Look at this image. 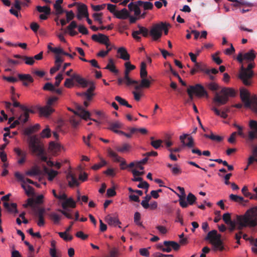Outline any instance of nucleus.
Returning a JSON list of instances; mask_svg holds the SVG:
<instances>
[{
  "label": "nucleus",
  "mask_w": 257,
  "mask_h": 257,
  "mask_svg": "<svg viewBox=\"0 0 257 257\" xmlns=\"http://www.w3.org/2000/svg\"><path fill=\"white\" fill-rule=\"evenodd\" d=\"M227 225L231 232L235 229L241 230L247 226L255 227L257 225V206L250 208L243 215L237 216L236 221H233Z\"/></svg>",
  "instance_id": "nucleus-1"
},
{
  "label": "nucleus",
  "mask_w": 257,
  "mask_h": 257,
  "mask_svg": "<svg viewBox=\"0 0 257 257\" xmlns=\"http://www.w3.org/2000/svg\"><path fill=\"white\" fill-rule=\"evenodd\" d=\"M240 97L244 107L249 108L253 111H257V96H250L249 92L245 88L240 90Z\"/></svg>",
  "instance_id": "nucleus-2"
},
{
  "label": "nucleus",
  "mask_w": 257,
  "mask_h": 257,
  "mask_svg": "<svg viewBox=\"0 0 257 257\" xmlns=\"http://www.w3.org/2000/svg\"><path fill=\"white\" fill-rule=\"evenodd\" d=\"M254 67V64L250 63L247 68L244 67L243 65L240 68L238 77L245 86H250L252 84L254 73L251 69Z\"/></svg>",
  "instance_id": "nucleus-3"
},
{
  "label": "nucleus",
  "mask_w": 257,
  "mask_h": 257,
  "mask_svg": "<svg viewBox=\"0 0 257 257\" xmlns=\"http://www.w3.org/2000/svg\"><path fill=\"white\" fill-rule=\"evenodd\" d=\"M235 95V91L230 88H224L220 93H216L213 101L217 105L220 106L226 104L228 101V97H233Z\"/></svg>",
  "instance_id": "nucleus-4"
},
{
  "label": "nucleus",
  "mask_w": 257,
  "mask_h": 257,
  "mask_svg": "<svg viewBox=\"0 0 257 257\" xmlns=\"http://www.w3.org/2000/svg\"><path fill=\"white\" fill-rule=\"evenodd\" d=\"M75 114L77 116H73L70 118V123L74 128H76L81 121V118L87 120L90 115V113L88 111L85 110L82 106H79Z\"/></svg>",
  "instance_id": "nucleus-5"
},
{
  "label": "nucleus",
  "mask_w": 257,
  "mask_h": 257,
  "mask_svg": "<svg viewBox=\"0 0 257 257\" xmlns=\"http://www.w3.org/2000/svg\"><path fill=\"white\" fill-rule=\"evenodd\" d=\"M205 239L210 241L214 246L215 250H222L224 249L221 240V235L217 233V230H212L209 231L206 236Z\"/></svg>",
  "instance_id": "nucleus-6"
},
{
  "label": "nucleus",
  "mask_w": 257,
  "mask_h": 257,
  "mask_svg": "<svg viewBox=\"0 0 257 257\" xmlns=\"http://www.w3.org/2000/svg\"><path fill=\"white\" fill-rule=\"evenodd\" d=\"M58 100V97L56 96L50 97L47 100V105L39 109L40 114L46 117L51 115L55 111L53 107L55 106Z\"/></svg>",
  "instance_id": "nucleus-7"
},
{
  "label": "nucleus",
  "mask_w": 257,
  "mask_h": 257,
  "mask_svg": "<svg viewBox=\"0 0 257 257\" xmlns=\"http://www.w3.org/2000/svg\"><path fill=\"white\" fill-rule=\"evenodd\" d=\"M61 206L62 209H58L57 211L61 213L62 215H64L68 219H72V215L68 212L69 210L68 207L74 208L76 207V202L74 201L72 198L70 197L67 198L64 201L61 202Z\"/></svg>",
  "instance_id": "nucleus-8"
},
{
  "label": "nucleus",
  "mask_w": 257,
  "mask_h": 257,
  "mask_svg": "<svg viewBox=\"0 0 257 257\" xmlns=\"http://www.w3.org/2000/svg\"><path fill=\"white\" fill-rule=\"evenodd\" d=\"M12 100L13 101V106L14 107H19L24 111V113H22L19 116V119L23 123H26L28 120L29 113H33L34 111L25 105H21L19 102L16 101L14 96H12Z\"/></svg>",
  "instance_id": "nucleus-9"
},
{
  "label": "nucleus",
  "mask_w": 257,
  "mask_h": 257,
  "mask_svg": "<svg viewBox=\"0 0 257 257\" xmlns=\"http://www.w3.org/2000/svg\"><path fill=\"white\" fill-rule=\"evenodd\" d=\"M28 143L32 152L37 153L38 155L43 154V150L39 144V140L36 136H30L28 139Z\"/></svg>",
  "instance_id": "nucleus-10"
},
{
  "label": "nucleus",
  "mask_w": 257,
  "mask_h": 257,
  "mask_svg": "<svg viewBox=\"0 0 257 257\" xmlns=\"http://www.w3.org/2000/svg\"><path fill=\"white\" fill-rule=\"evenodd\" d=\"M163 244L164 246L162 244H159L158 248L167 252H171L172 248L174 250H178L180 246L179 243L174 241H164Z\"/></svg>",
  "instance_id": "nucleus-11"
},
{
  "label": "nucleus",
  "mask_w": 257,
  "mask_h": 257,
  "mask_svg": "<svg viewBox=\"0 0 257 257\" xmlns=\"http://www.w3.org/2000/svg\"><path fill=\"white\" fill-rule=\"evenodd\" d=\"M255 57L256 53L254 50L251 49L248 52L244 54H242L241 52L239 53L236 57V60L239 63L242 64L243 60H245L248 62L253 61Z\"/></svg>",
  "instance_id": "nucleus-12"
},
{
  "label": "nucleus",
  "mask_w": 257,
  "mask_h": 257,
  "mask_svg": "<svg viewBox=\"0 0 257 257\" xmlns=\"http://www.w3.org/2000/svg\"><path fill=\"white\" fill-rule=\"evenodd\" d=\"M189 87L191 89L192 92L198 97L203 96L208 97V93L204 87L200 84H197L195 85H190Z\"/></svg>",
  "instance_id": "nucleus-13"
},
{
  "label": "nucleus",
  "mask_w": 257,
  "mask_h": 257,
  "mask_svg": "<svg viewBox=\"0 0 257 257\" xmlns=\"http://www.w3.org/2000/svg\"><path fill=\"white\" fill-rule=\"evenodd\" d=\"M130 71L125 69L123 77H119L117 79V84L119 85H122L123 83L125 84L127 86L132 85L134 84H138V81L132 79L129 76Z\"/></svg>",
  "instance_id": "nucleus-14"
},
{
  "label": "nucleus",
  "mask_w": 257,
  "mask_h": 257,
  "mask_svg": "<svg viewBox=\"0 0 257 257\" xmlns=\"http://www.w3.org/2000/svg\"><path fill=\"white\" fill-rule=\"evenodd\" d=\"M150 34L152 36L154 41H157L160 39L162 35L161 23L153 25L150 31Z\"/></svg>",
  "instance_id": "nucleus-15"
},
{
  "label": "nucleus",
  "mask_w": 257,
  "mask_h": 257,
  "mask_svg": "<svg viewBox=\"0 0 257 257\" xmlns=\"http://www.w3.org/2000/svg\"><path fill=\"white\" fill-rule=\"evenodd\" d=\"M138 27L139 30L138 31H133L132 33V36L137 41H140L141 37L139 36V35L142 34L144 37H147L149 35V30L146 27L141 26L140 25L138 26Z\"/></svg>",
  "instance_id": "nucleus-16"
},
{
  "label": "nucleus",
  "mask_w": 257,
  "mask_h": 257,
  "mask_svg": "<svg viewBox=\"0 0 257 257\" xmlns=\"http://www.w3.org/2000/svg\"><path fill=\"white\" fill-rule=\"evenodd\" d=\"M107 153L108 155L110 157L112 158L114 161L117 162H120V169L124 170L126 169V167L123 166L126 165V161L124 159L118 156V155L116 153L112 151L110 149H108L107 150Z\"/></svg>",
  "instance_id": "nucleus-17"
},
{
  "label": "nucleus",
  "mask_w": 257,
  "mask_h": 257,
  "mask_svg": "<svg viewBox=\"0 0 257 257\" xmlns=\"http://www.w3.org/2000/svg\"><path fill=\"white\" fill-rule=\"evenodd\" d=\"M91 38L95 42L105 45L106 48L110 46L108 37L102 34L99 33L98 35L94 34L92 36Z\"/></svg>",
  "instance_id": "nucleus-18"
},
{
  "label": "nucleus",
  "mask_w": 257,
  "mask_h": 257,
  "mask_svg": "<svg viewBox=\"0 0 257 257\" xmlns=\"http://www.w3.org/2000/svg\"><path fill=\"white\" fill-rule=\"evenodd\" d=\"M45 210L43 208H38L35 211V215L38 218L37 225L40 226H43L45 224L44 214Z\"/></svg>",
  "instance_id": "nucleus-19"
},
{
  "label": "nucleus",
  "mask_w": 257,
  "mask_h": 257,
  "mask_svg": "<svg viewBox=\"0 0 257 257\" xmlns=\"http://www.w3.org/2000/svg\"><path fill=\"white\" fill-rule=\"evenodd\" d=\"M177 189L179 191L180 194H177L179 198V202L180 206L182 208H186L188 206L187 201L185 200L186 194L184 188L178 186Z\"/></svg>",
  "instance_id": "nucleus-20"
},
{
  "label": "nucleus",
  "mask_w": 257,
  "mask_h": 257,
  "mask_svg": "<svg viewBox=\"0 0 257 257\" xmlns=\"http://www.w3.org/2000/svg\"><path fill=\"white\" fill-rule=\"evenodd\" d=\"M189 136L188 134H183L182 136H180L179 139L181 141V142L182 143L184 146H186L189 148H193L194 145V142L193 138L192 137H189L187 138L188 140V142L187 143H185L184 140Z\"/></svg>",
  "instance_id": "nucleus-21"
},
{
  "label": "nucleus",
  "mask_w": 257,
  "mask_h": 257,
  "mask_svg": "<svg viewBox=\"0 0 257 257\" xmlns=\"http://www.w3.org/2000/svg\"><path fill=\"white\" fill-rule=\"evenodd\" d=\"M66 178L68 181V185L70 187H73L74 186H78L79 185V183L77 180L76 177L71 171L68 173Z\"/></svg>",
  "instance_id": "nucleus-22"
},
{
  "label": "nucleus",
  "mask_w": 257,
  "mask_h": 257,
  "mask_svg": "<svg viewBox=\"0 0 257 257\" xmlns=\"http://www.w3.org/2000/svg\"><path fill=\"white\" fill-rule=\"evenodd\" d=\"M78 27L77 23L73 21L67 27L65 33H68L70 36L73 37L78 34V32L74 30Z\"/></svg>",
  "instance_id": "nucleus-23"
},
{
  "label": "nucleus",
  "mask_w": 257,
  "mask_h": 257,
  "mask_svg": "<svg viewBox=\"0 0 257 257\" xmlns=\"http://www.w3.org/2000/svg\"><path fill=\"white\" fill-rule=\"evenodd\" d=\"M64 61V60L59 56L55 57V66L51 68L50 72L51 74H54L56 71H58L61 67V63Z\"/></svg>",
  "instance_id": "nucleus-24"
},
{
  "label": "nucleus",
  "mask_w": 257,
  "mask_h": 257,
  "mask_svg": "<svg viewBox=\"0 0 257 257\" xmlns=\"http://www.w3.org/2000/svg\"><path fill=\"white\" fill-rule=\"evenodd\" d=\"M43 171L45 174L48 175V179L50 181H52L58 174L57 171H54L52 169H49L45 166L43 168Z\"/></svg>",
  "instance_id": "nucleus-25"
},
{
  "label": "nucleus",
  "mask_w": 257,
  "mask_h": 257,
  "mask_svg": "<svg viewBox=\"0 0 257 257\" xmlns=\"http://www.w3.org/2000/svg\"><path fill=\"white\" fill-rule=\"evenodd\" d=\"M114 16L119 19L125 20L130 17V13L124 8L120 11H117Z\"/></svg>",
  "instance_id": "nucleus-26"
},
{
  "label": "nucleus",
  "mask_w": 257,
  "mask_h": 257,
  "mask_svg": "<svg viewBox=\"0 0 257 257\" xmlns=\"http://www.w3.org/2000/svg\"><path fill=\"white\" fill-rule=\"evenodd\" d=\"M105 221L109 225L114 226L121 223L117 217H112L110 215H108L105 217Z\"/></svg>",
  "instance_id": "nucleus-27"
},
{
  "label": "nucleus",
  "mask_w": 257,
  "mask_h": 257,
  "mask_svg": "<svg viewBox=\"0 0 257 257\" xmlns=\"http://www.w3.org/2000/svg\"><path fill=\"white\" fill-rule=\"evenodd\" d=\"M73 79L83 87H86L89 84L85 79L77 74H73Z\"/></svg>",
  "instance_id": "nucleus-28"
},
{
  "label": "nucleus",
  "mask_w": 257,
  "mask_h": 257,
  "mask_svg": "<svg viewBox=\"0 0 257 257\" xmlns=\"http://www.w3.org/2000/svg\"><path fill=\"white\" fill-rule=\"evenodd\" d=\"M50 219L55 224H58L62 219V215L55 212H52L48 214Z\"/></svg>",
  "instance_id": "nucleus-29"
},
{
  "label": "nucleus",
  "mask_w": 257,
  "mask_h": 257,
  "mask_svg": "<svg viewBox=\"0 0 257 257\" xmlns=\"http://www.w3.org/2000/svg\"><path fill=\"white\" fill-rule=\"evenodd\" d=\"M117 53L119 54V58L124 60H128L130 56L127 53L126 49L124 47H120L117 49Z\"/></svg>",
  "instance_id": "nucleus-30"
},
{
  "label": "nucleus",
  "mask_w": 257,
  "mask_h": 257,
  "mask_svg": "<svg viewBox=\"0 0 257 257\" xmlns=\"http://www.w3.org/2000/svg\"><path fill=\"white\" fill-rule=\"evenodd\" d=\"M132 172L134 176V178L132 179V181L135 182H141L143 180V179L140 176H143L145 174L144 171L140 172L136 169L132 170Z\"/></svg>",
  "instance_id": "nucleus-31"
},
{
  "label": "nucleus",
  "mask_w": 257,
  "mask_h": 257,
  "mask_svg": "<svg viewBox=\"0 0 257 257\" xmlns=\"http://www.w3.org/2000/svg\"><path fill=\"white\" fill-rule=\"evenodd\" d=\"M63 0H57L54 4V8L56 11V14L57 15H61L65 12L61 6V4L63 3Z\"/></svg>",
  "instance_id": "nucleus-32"
},
{
  "label": "nucleus",
  "mask_w": 257,
  "mask_h": 257,
  "mask_svg": "<svg viewBox=\"0 0 257 257\" xmlns=\"http://www.w3.org/2000/svg\"><path fill=\"white\" fill-rule=\"evenodd\" d=\"M89 84H90L89 88L87 89V92L83 93V95L86 97L87 100H90L93 95L91 92L95 89V86L93 82H89Z\"/></svg>",
  "instance_id": "nucleus-33"
},
{
  "label": "nucleus",
  "mask_w": 257,
  "mask_h": 257,
  "mask_svg": "<svg viewBox=\"0 0 257 257\" xmlns=\"http://www.w3.org/2000/svg\"><path fill=\"white\" fill-rule=\"evenodd\" d=\"M78 13L80 14H81L83 17H87L89 16L88 13L87 7L85 4H80L78 6Z\"/></svg>",
  "instance_id": "nucleus-34"
},
{
  "label": "nucleus",
  "mask_w": 257,
  "mask_h": 257,
  "mask_svg": "<svg viewBox=\"0 0 257 257\" xmlns=\"http://www.w3.org/2000/svg\"><path fill=\"white\" fill-rule=\"evenodd\" d=\"M109 127L108 129L115 133V131H117L118 128L122 127V124L118 121L114 122H110L108 123Z\"/></svg>",
  "instance_id": "nucleus-35"
},
{
  "label": "nucleus",
  "mask_w": 257,
  "mask_h": 257,
  "mask_svg": "<svg viewBox=\"0 0 257 257\" xmlns=\"http://www.w3.org/2000/svg\"><path fill=\"white\" fill-rule=\"evenodd\" d=\"M105 69L109 70L110 71L114 73V74H117L118 73V70L116 69V67L114 64L113 60L111 58L109 59L108 63L105 67Z\"/></svg>",
  "instance_id": "nucleus-36"
},
{
  "label": "nucleus",
  "mask_w": 257,
  "mask_h": 257,
  "mask_svg": "<svg viewBox=\"0 0 257 257\" xmlns=\"http://www.w3.org/2000/svg\"><path fill=\"white\" fill-rule=\"evenodd\" d=\"M26 175L29 176H38L41 175V171L37 167H33L26 172Z\"/></svg>",
  "instance_id": "nucleus-37"
},
{
  "label": "nucleus",
  "mask_w": 257,
  "mask_h": 257,
  "mask_svg": "<svg viewBox=\"0 0 257 257\" xmlns=\"http://www.w3.org/2000/svg\"><path fill=\"white\" fill-rule=\"evenodd\" d=\"M150 139L151 140L150 144L155 149H158L160 147L162 146V144L163 143L162 140H155L154 138L153 137H151Z\"/></svg>",
  "instance_id": "nucleus-38"
},
{
  "label": "nucleus",
  "mask_w": 257,
  "mask_h": 257,
  "mask_svg": "<svg viewBox=\"0 0 257 257\" xmlns=\"http://www.w3.org/2000/svg\"><path fill=\"white\" fill-rule=\"evenodd\" d=\"M36 10L39 13H43L46 15H50L51 14V9L49 7L45 6L43 7L41 6H37Z\"/></svg>",
  "instance_id": "nucleus-39"
},
{
  "label": "nucleus",
  "mask_w": 257,
  "mask_h": 257,
  "mask_svg": "<svg viewBox=\"0 0 257 257\" xmlns=\"http://www.w3.org/2000/svg\"><path fill=\"white\" fill-rule=\"evenodd\" d=\"M131 146L128 144H123L121 146L116 147V150L117 152L120 153L127 152L130 151Z\"/></svg>",
  "instance_id": "nucleus-40"
},
{
  "label": "nucleus",
  "mask_w": 257,
  "mask_h": 257,
  "mask_svg": "<svg viewBox=\"0 0 257 257\" xmlns=\"http://www.w3.org/2000/svg\"><path fill=\"white\" fill-rule=\"evenodd\" d=\"M18 77L21 80L28 81L30 83H32L34 81V79L30 74H20L18 75Z\"/></svg>",
  "instance_id": "nucleus-41"
},
{
  "label": "nucleus",
  "mask_w": 257,
  "mask_h": 257,
  "mask_svg": "<svg viewBox=\"0 0 257 257\" xmlns=\"http://www.w3.org/2000/svg\"><path fill=\"white\" fill-rule=\"evenodd\" d=\"M195 67L196 68L197 71H200L204 72L207 75L210 74V69L205 68V66L200 63L196 62V64H195Z\"/></svg>",
  "instance_id": "nucleus-42"
},
{
  "label": "nucleus",
  "mask_w": 257,
  "mask_h": 257,
  "mask_svg": "<svg viewBox=\"0 0 257 257\" xmlns=\"http://www.w3.org/2000/svg\"><path fill=\"white\" fill-rule=\"evenodd\" d=\"M204 137L212 141H215L218 142H221L223 140V138L221 137L216 136L214 135L212 132H211L210 135L204 134Z\"/></svg>",
  "instance_id": "nucleus-43"
},
{
  "label": "nucleus",
  "mask_w": 257,
  "mask_h": 257,
  "mask_svg": "<svg viewBox=\"0 0 257 257\" xmlns=\"http://www.w3.org/2000/svg\"><path fill=\"white\" fill-rule=\"evenodd\" d=\"M146 67L147 65L145 62H143L141 63L140 70V76L141 78H145L147 76L148 72L146 70Z\"/></svg>",
  "instance_id": "nucleus-44"
},
{
  "label": "nucleus",
  "mask_w": 257,
  "mask_h": 257,
  "mask_svg": "<svg viewBox=\"0 0 257 257\" xmlns=\"http://www.w3.org/2000/svg\"><path fill=\"white\" fill-rule=\"evenodd\" d=\"M186 199L188 205L189 204L192 205L195 203L197 198L192 193H189L187 196Z\"/></svg>",
  "instance_id": "nucleus-45"
},
{
  "label": "nucleus",
  "mask_w": 257,
  "mask_h": 257,
  "mask_svg": "<svg viewBox=\"0 0 257 257\" xmlns=\"http://www.w3.org/2000/svg\"><path fill=\"white\" fill-rule=\"evenodd\" d=\"M102 16L103 14L102 13H94L92 15V17L94 19V20L96 22H97L99 24L102 25L103 24L102 21Z\"/></svg>",
  "instance_id": "nucleus-46"
},
{
  "label": "nucleus",
  "mask_w": 257,
  "mask_h": 257,
  "mask_svg": "<svg viewBox=\"0 0 257 257\" xmlns=\"http://www.w3.org/2000/svg\"><path fill=\"white\" fill-rule=\"evenodd\" d=\"M151 199V196L149 195H147L145 197L144 199L142 200L141 202V205L145 209H148L150 205L149 204V201Z\"/></svg>",
  "instance_id": "nucleus-47"
},
{
  "label": "nucleus",
  "mask_w": 257,
  "mask_h": 257,
  "mask_svg": "<svg viewBox=\"0 0 257 257\" xmlns=\"http://www.w3.org/2000/svg\"><path fill=\"white\" fill-rule=\"evenodd\" d=\"M229 199L236 202L242 203L244 201V199L242 197L232 194L229 195Z\"/></svg>",
  "instance_id": "nucleus-48"
},
{
  "label": "nucleus",
  "mask_w": 257,
  "mask_h": 257,
  "mask_svg": "<svg viewBox=\"0 0 257 257\" xmlns=\"http://www.w3.org/2000/svg\"><path fill=\"white\" fill-rule=\"evenodd\" d=\"M141 214L136 212L134 214V222L135 223L139 226L144 227L142 222H141Z\"/></svg>",
  "instance_id": "nucleus-49"
},
{
  "label": "nucleus",
  "mask_w": 257,
  "mask_h": 257,
  "mask_svg": "<svg viewBox=\"0 0 257 257\" xmlns=\"http://www.w3.org/2000/svg\"><path fill=\"white\" fill-rule=\"evenodd\" d=\"M67 231L65 232H60L58 233L60 237L62 238L65 241H70L73 238L72 236L68 235L67 234Z\"/></svg>",
  "instance_id": "nucleus-50"
},
{
  "label": "nucleus",
  "mask_w": 257,
  "mask_h": 257,
  "mask_svg": "<svg viewBox=\"0 0 257 257\" xmlns=\"http://www.w3.org/2000/svg\"><path fill=\"white\" fill-rule=\"evenodd\" d=\"M60 145L54 142H51L49 144V149L53 152H57L60 150Z\"/></svg>",
  "instance_id": "nucleus-51"
},
{
  "label": "nucleus",
  "mask_w": 257,
  "mask_h": 257,
  "mask_svg": "<svg viewBox=\"0 0 257 257\" xmlns=\"http://www.w3.org/2000/svg\"><path fill=\"white\" fill-rule=\"evenodd\" d=\"M55 86L51 83H46L43 87V90L53 92L55 90Z\"/></svg>",
  "instance_id": "nucleus-52"
},
{
  "label": "nucleus",
  "mask_w": 257,
  "mask_h": 257,
  "mask_svg": "<svg viewBox=\"0 0 257 257\" xmlns=\"http://www.w3.org/2000/svg\"><path fill=\"white\" fill-rule=\"evenodd\" d=\"M128 9L130 11L134 12V15L137 17L139 16L141 14L140 8L137 5H133L131 7V8H128Z\"/></svg>",
  "instance_id": "nucleus-53"
},
{
  "label": "nucleus",
  "mask_w": 257,
  "mask_h": 257,
  "mask_svg": "<svg viewBox=\"0 0 257 257\" xmlns=\"http://www.w3.org/2000/svg\"><path fill=\"white\" fill-rule=\"evenodd\" d=\"M151 85V81L148 79L145 78H142L141 81V86L143 88H149Z\"/></svg>",
  "instance_id": "nucleus-54"
},
{
  "label": "nucleus",
  "mask_w": 257,
  "mask_h": 257,
  "mask_svg": "<svg viewBox=\"0 0 257 257\" xmlns=\"http://www.w3.org/2000/svg\"><path fill=\"white\" fill-rule=\"evenodd\" d=\"M51 136L50 129L47 127L46 128L43 130L41 133V137L43 138H49Z\"/></svg>",
  "instance_id": "nucleus-55"
},
{
  "label": "nucleus",
  "mask_w": 257,
  "mask_h": 257,
  "mask_svg": "<svg viewBox=\"0 0 257 257\" xmlns=\"http://www.w3.org/2000/svg\"><path fill=\"white\" fill-rule=\"evenodd\" d=\"M74 79H73V75L71 78H67L64 82V86L67 88H71L74 86Z\"/></svg>",
  "instance_id": "nucleus-56"
},
{
  "label": "nucleus",
  "mask_w": 257,
  "mask_h": 257,
  "mask_svg": "<svg viewBox=\"0 0 257 257\" xmlns=\"http://www.w3.org/2000/svg\"><path fill=\"white\" fill-rule=\"evenodd\" d=\"M131 132L132 134H134L137 132H140L142 134H146L147 133L148 131L145 128H137L133 127L131 128Z\"/></svg>",
  "instance_id": "nucleus-57"
},
{
  "label": "nucleus",
  "mask_w": 257,
  "mask_h": 257,
  "mask_svg": "<svg viewBox=\"0 0 257 257\" xmlns=\"http://www.w3.org/2000/svg\"><path fill=\"white\" fill-rule=\"evenodd\" d=\"M23 60L25 61V62L26 64L29 65H33L35 62L34 58L32 57H28L26 56H24L23 57Z\"/></svg>",
  "instance_id": "nucleus-58"
},
{
  "label": "nucleus",
  "mask_w": 257,
  "mask_h": 257,
  "mask_svg": "<svg viewBox=\"0 0 257 257\" xmlns=\"http://www.w3.org/2000/svg\"><path fill=\"white\" fill-rule=\"evenodd\" d=\"M137 187L139 188L146 189L145 193H147L149 187V184L146 181L143 180L137 185Z\"/></svg>",
  "instance_id": "nucleus-59"
},
{
  "label": "nucleus",
  "mask_w": 257,
  "mask_h": 257,
  "mask_svg": "<svg viewBox=\"0 0 257 257\" xmlns=\"http://www.w3.org/2000/svg\"><path fill=\"white\" fill-rule=\"evenodd\" d=\"M171 171L172 173L175 175H178L182 173L181 169L179 168L177 164L175 165L172 168Z\"/></svg>",
  "instance_id": "nucleus-60"
},
{
  "label": "nucleus",
  "mask_w": 257,
  "mask_h": 257,
  "mask_svg": "<svg viewBox=\"0 0 257 257\" xmlns=\"http://www.w3.org/2000/svg\"><path fill=\"white\" fill-rule=\"evenodd\" d=\"M25 193L28 196H33L35 194L34 189L32 186L28 185L27 188L25 190Z\"/></svg>",
  "instance_id": "nucleus-61"
},
{
  "label": "nucleus",
  "mask_w": 257,
  "mask_h": 257,
  "mask_svg": "<svg viewBox=\"0 0 257 257\" xmlns=\"http://www.w3.org/2000/svg\"><path fill=\"white\" fill-rule=\"evenodd\" d=\"M222 219L227 224L233 221L231 220L230 214L229 213H224L223 215Z\"/></svg>",
  "instance_id": "nucleus-62"
},
{
  "label": "nucleus",
  "mask_w": 257,
  "mask_h": 257,
  "mask_svg": "<svg viewBox=\"0 0 257 257\" xmlns=\"http://www.w3.org/2000/svg\"><path fill=\"white\" fill-rule=\"evenodd\" d=\"M253 131H249L248 132V140L250 141H252L255 138H256V134H257V132H256L255 129H252Z\"/></svg>",
  "instance_id": "nucleus-63"
},
{
  "label": "nucleus",
  "mask_w": 257,
  "mask_h": 257,
  "mask_svg": "<svg viewBox=\"0 0 257 257\" xmlns=\"http://www.w3.org/2000/svg\"><path fill=\"white\" fill-rule=\"evenodd\" d=\"M64 12L66 13V20H67V22H69L74 19L75 15L72 11L69 12L65 11Z\"/></svg>",
  "instance_id": "nucleus-64"
}]
</instances>
